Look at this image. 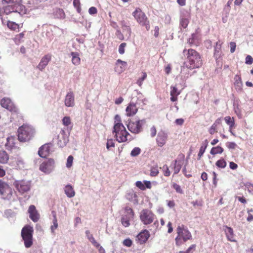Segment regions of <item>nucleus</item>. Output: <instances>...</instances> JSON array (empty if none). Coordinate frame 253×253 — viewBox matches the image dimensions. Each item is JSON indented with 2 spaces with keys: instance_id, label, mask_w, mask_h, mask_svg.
I'll return each mask as SVG.
<instances>
[{
  "instance_id": "obj_60",
  "label": "nucleus",
  "mask_w": 253,
  "mask_h": 253,
  "mask_svg": "<svg viewBox=\"0 0 253 253\" xmlns=\"http://www.w3.org/2000/svg\"><path fill=\"white\" fill-rule=\"evenodd\" d=\"M85 235L87 238L91 243L95 240L94 237H93L92 235L90 234V231L89 230H86L85 231Z\"/></svg>"
},
{
  "instance_id": "obj_50",
  "label": "nucleus",
  "mask_w": 253,
  "mask_h": 253,
  "mask_svg": "<svg viewBox=\"0 0 253 253\" xmlns=\"http://www.w3.org/2000/svg\"><path fill=\"white\" fill-rule=\"evenodd\" d=\"M147 77V74L145 72L143 73V75L141 78H139L137 81V84L141 86L143 82L146 79Z\"/></svg>"
},
{
  "instance_id": "obj_8",
  "label": "nucleus",
  "mask_w": 253,
  "mask_h": 253,
  "mask_svg": "<svg viewBox=\"0 0 253 253\" xmlns=\"http://www.w3.org/2000/svg\"><path fill=\"white\" fill-rule=\"evenodd\" d=\"M132 15L136 21L142 26H144L149 31L150 28V22L146 14L139 8H136L133 12Z\"/></svg>"
},
{
  "instance_id": "obj_5",
  "label": "nucleus",
  "mask_w": 253,
  "mask_h": 253,
  "mask_svg": "<svg viewBox=\"0 0 253 253\" xmlns=\"http://www.w3.org/2000/svg\"><path fill=\"white\" fill-rule=\"evenodd\" d=\"M135 91L137 93L136 99L134 97H133L131 101L126 109V114L128 117L133 116L137 112L138 108L136 107V104L138 103L137 101L141 102L144 104V102L146 101V99L143 98V95L140 91L138 90H135Z\"/></svg>"
},
{
  "instance_id": "obj_28",
  "label": "nucleus",
  "mask_w": 253,
  "mask_h": 253,
  "mask_svg": "<svg viewBox=\"0 0 253 253\" xmlns=\"http://www.w3.org/2000/svg\"><path fill=\"white\" fill-rule=\"evenodd\" d=\"M60 134L62 136V140L60 139L58 142V144L60 147H63L65 146L68 143L69 139L68 136L66 134L65 131L64 130H62L60 132Z\"/></svg>"
},
{
  "instance_id": "obj_45",
  "label": "nucleus",
  "mask_w": 253,
  "mask_h": 253,
  "mask_svg": "<svg viewBox=\"0 0 253 253\" xmlns=\"http://www.w3.org/2000/svg\"><path fill=\"white\" fill-rule=\"evenodd\" d=\"M140 152L141 149L139 147H135L131 151L130 155L132 157H136L140 153Z\"/></svg>"
},
{
  "instance_id": "obj_14",
  "label": "nucleus",
  "mask_w": 253,
  "mask_h": 253,
  "mask_svg": "<svg viewBox=\"0 0 253 253\" xmlns=\"http://www.w3.org/2000/svg\"><path fill=\"white\" fill-rule=\"evenodd\" d=\"M0 104L3 108L7 109L11 112H17V108L11 100L8 98H3L1 100Z\"/></svg>"
},
{
  "instance_id": "obj_4",
  "label": "nucleus",
  "mask_w": 253,
  "mask_h": 253,
  "mask_svg": "<svg viewBox=\"0 0 253 253\" xmlns=\"http://www.w3.org/2000/svg\"><path fill=\"white\" fill-rule=\"evenodd\" d=\"M177 236L175 239L176 245L180 246L187 240L192 239V235L184 225H179L176 228Z\"/></svg>"
},
{
  "instance_id": "obj_59",
  "label": "nucleus",
  "mask_w": 253,
  "mask_h": 253,
  "mask_svg": "<svg viewBox=\"0 0 253 253\" xmlns=\"http://www.w3.org/2000/svg\"><path fill=\"white\" fill-rule=\"evenodd\" d=\"M163 170L164 171V174L166 176H169L170 174V172L169 169L167 165H165L163 167Z\"/></svg>"
},
{
  "instance_id": "obj_32",
  "label": "nucleus",
  "mask_w": 253,
  "mask_h": 253,
  "mask_svg": "<svg viewBox=\"0 0 253 253\" xmlns=\"http://www.w3.org/2000/svg\"><path fill=\"white\" fill-rule=\"evenodd\" d=\"M64 191L66 195L69 198H72L75 195V191L70 185H66L65 187Z\"/></svg>"
},
{
  "instance_id": "obj_34",
  "label": "nucleus",
  "mask_w": 253,
  "mask_h": 253,
  "mask_svg": "<svg viewBox=\"0 0 253 253\" xmlns=\"http://www.w3.org/2000/svg\"><path fill=\"white\" fill-rule=\"evenodd\" d=\"M9 159L7 153L3 150H0V163L5 164Z\"/></svg>"
},
{
  "instance_id": "obj_57",
  "label": "nucleus",
  "mask_w": 253,
  "mask_h": 253,
  "mask_svg": "<svg viewBox=\"0 0 253 253\" xmlns=\"http://www.w3.org/2000/svg\"><path fill=\"white\" fill-rule=\"evenodd\" d=\"M126 44L125 42L122 43L119 46V52L121 54H123L125 53V48Z\"/></svg>"
},
{
  "instance_id": "obj_49",
  "label": "nucleus",
  "mask_w": 253,
  "mask_h": 253,
  "mask_svg": "<svg viewBox=\"0 0 253 253\" xmlns=\"http://www.w3.org/2000/svg\"><path fill=\"white\" fill-rule=\"evenodd\" d=\"M198 35L196 33H193L191 35V37L188 40V42L189 44H193L195 42L196 40H198Z\"/></svg>"
},
{
  "instance_id": "obj_58",
  "label": "nucleus",
  "mask_w": 253,
  "mask_h": 253,
  "mask_svg": "<svg viewBox=\"0 0 253 253\" xmlns=\"http://www.w3.org/2000/svg\"><path fill=\"white\" fill-rule=\"evenodd\" d=\"M226 146L229 149H235L237 144L233 142H228L226 143Z\"/></svg>"
},
{
  "instance_id": "obj_61",
  "label": "nucleus",
  "mask_w": 253,
  "mask_h": 253,
  "mask_svg": "<svg viewBox=\"0 0 253 253\" xmlns=\"http://www.w3.org/2000/svg\"><path fill=\"white\" fill-rule=\"evenodd\" d=\"M135 185L138 188L142 190H144L145 189V185L141 181H137L135 183Z\"/></svg>"
},
{
  "instance_id": "obj_1",
  "label": "nucleus",
  "mask_w": 253,
  "mask_h": 253,
  "mask_svg": "<svg viewBox=\"0 0 253 253\" xmlns=\"http://www.w3.org/2000/svg\"><path fill=\"white\" fill-rule=\"evenodd\" d=\"M2 2L3 4H7L3 7V12L7 15L18 13L22 15L26 13L25 6L21 3V0H2Z\"/></svg>"
},
{
  "instance_id": "obj_40",
  "label": "nucleus",
  "mask_w": 253,
  "mask_h": 253,
  "mask_svg": "<svg viewBox=\"0 0 253 253\" xmlns=\"http://www.w3.org/2000/svg\"><path fill=\"white\" fill-rule=\"evenodd\" d=\"M132 219H128L127 217L123 215L121 218V222L122 224L125 227H128L129 226V221L132 220Z\"/></svg>"
},
{
  "instance_id": "obj_62",
  "label": "nucleus",
  "mask_w": 253,
  "mask_h": 253,
  "mask_svg": "<svg viewBox=\"0 0 253 253\" xmlns=\"http://www.w3.org/2000/svg\"><path fill=\"white\" fill-rule=\"evenodd\" d=\"M116 35L117 36V38L119 40H124V36L123 34L122 33V32L120 29L117 30V31L116 32Z\"/></svg>"
},
{
  "instance_id": "obj_41",
  "label": "nucleus",
  "mask_w": 253,
  "mask_h": 253,
  "mask_svg": "<svg viewBox=\"0 0 253 253\" xmlns=\"http://www.w3.org/2000/svg\"><path fill=\"white\" fill-rule=\"evenodd\" d=\"M215 165L218 168L224 169L226 166V162L223 159H221L216 162Z\"/></svg>"
},
{
  "instance_id": "obj_53",
  "label": "nucleus",
  "mask_w": 253,
  "mask_h": 253,
  "mask_svg": "<svg viewBox=\"0 0 253 253\" xmlns=\"http://www.w3.org/2000/svg\"><path fill=\"white\" fill-rule=\"evenodd\" d=\"M63 124L65 126H69L71 124L69 117H64L62 119Z\"/></svg>"
},
{
  "instance_id": "obj_22",
  "label": "nucleus",
  "mask_w": 253,
  "mask_h": 253,
  "mask_svg": "<svg viewBox=\"0 0 253 253\" xmlns=\"http://www.w3.org/2000/svg\"><path fill=\"white\" fill-rule=\"evenodd\" d=\"M189 66L185 64V62L183 63V65L181 66V72L180 76L183 80H186L189 75L188 70L189 69Z\"/></svg>"
},
{
  "instance_id": "obj_2",
  "label": "nucleus",
  "mask_w": 253,
  "mask_h": 253,
  "mask_svg": "<svg viewBox=\"0 0 253 253\" xmlns=\"http://www.w3.org/2000/svg\"><path fill=\"white\" fill-rule=\"evenodd\" d=\"M183 54L186 56L185 64L190 70L200 68L202 65L201 56L198 52L193 49H184Z\"/></svg>"
},
{
  "instance_id": "obj_7",
  "label": "nucleus",
  "mask_w": 253,
  "mask_h": 253,
  "mask_svg": "<svg viewBox=\"0 0 253 253\" xmlns=\"http://www.w3.org/2000/svg\"><path fill=\"white\" fill-rule=\"evenodd\" d=\"M34 229L32 226L26 225L23 227L21 230V237L24 241V246L26 248H30L33 244V234Z\"/></svg>"
},
{
  "instance_id": "obj_37",
  "label": "nucleus",
  "mask_w": 253,
  "mask_h": 253,
  "mask_svg": "<svg viewBox=\"0 0 253 253\" xmlns=\"http://www.w3.org/2000/svg\"><path fill=\"white\" fill-rule=\"evenodd\" d=\"M223 152V149L220 146H217L212 147L210 153L211 155H215L217 154H221Z\"/></svg>"
},
{
  "instance_id": "obj_25",
  "label": "nucleus",
  "mask_w": 253,
  "mask_h": 253,
  "mask_svg": "<svg viewBox=\"0 0 253 253\" xmlns=\"http://www.w3.org/2000/svg\"><path fill=\"white\" fill-rule=\"evenodd\" d=\"M221 44L222 42L218 41L216 42L214 46V57L216 59L219 58L221 56Z\"/></svg>"
},
{
  "instance_id": "obj_26",
  "label": "nucleus",
  "mask_w": 253,
  "mask_h": 253,
  "mask_svg": "<svg viewBox=\"0 0 253 253\" xmlns=\"http://www.w3.org/2000/svg\"><path fill=\"white\" fill-rule=\"evenodd\" d=\"M15 138L13 136L8 137L6 138L5 147L7 150H11L15 147Z\"/></svg>"
},
{
  "instance_id": "obj_31",
  "label": "nucleus",
  "mask_w": 253,
  "mask_h": 253,
  "mask_svg": "<svg viewBox=\"0 0 253 253\" xmlns=\"http://www.w3.org/2000/svg\"><path fill=\"white\" fill-rule=\"evenodd\" d=\"M72 62L75 65H79L80 64L81 59L79 57V54L77 52H72Z\"/></svg>"
},
{
  "instance_id": "obj_52",
  "label": "nucleus",
  "mask_w": 253,
  "mask_h": 253,
  "mask_svg": "<svg viewBox=\"0 0 253 253\" xmlns=\"http://www.w3.org/2000/svg\"><path fill=\"white\" fill-rule=\"evenodd\" d=\"M122 125L124 126L122 123H121V119L120 116L119 115H116L114 117V125Z\"/></svg>"
},
{
  "instance_id": "obj_63",
  "label": "nucleus",
  "mask_w": 253,
  "mask_h": 253,
  "mask_svg": "<svg viewBox=\"0 0 253 253\" xmlns=\"http://www.w3.org/2000/svg\"><path fill=\"white\" fill-rule=\"evenodd\" d=\"M196 247L195 245H192L186 251H180L179 253H192V250H194Z\"/></svg>"
},
{
  "instance_id": "obj_17",
  "label": "nucleus",
  "mask_w": 253,
  "mask_h": 253,
  "mask_svg": "<svg viewBox=\"0 0 253 253\" xmlns=\"http://www.w3.org/2000/svg\"><path fill=\"white\" fill-rule=\"evenodd\" d=\"M168 138V134L164 131L161 130L158 132L156 141L160 147L163 146L166 143Z\"/></svg>"
},
{
  "instance_id": "obj_44",
  "label": "nucleus",
  "mask_w": 253,
  "mask_h": 253,
  "mask_svg": "<svg viewBox=\"0 0 253 253\" xmlns=\"http://www.w3.org/2000/svg\"><path fill=\"white\" fill-rule=\"evenodd\" d=\"M170 96L174 95L178 96L180 93V91H179L176 86H171L170 87Z\"/></svg>"
},
{
  "instance_id": "obj_38",
  "label": "nucleus",
  "mask_w": 253,
  "mask_h": 253,
  "mask_svg": "<svg viewBox=\"0 0 253 253\" xmlns=\"http://www.w3.org/2000/svg\"><path fill=\"white\" fill-rule=\"evenodd\" d=\"M7 26L8 28L13 31H16L19 29V25L14 22L8 21Z\"/></svg>"
},
{
  "instance_id": "obj_23",
  "label": "nucleus",
  "mask_w": 253,
  "mask_h": 253,
  "mask_svg": "<svg viewBox=\"0 0 253 253\" xmlns=\"http://www.w3.org/2000/svg\"><path fill=\"white\" fill-rule=\"evenodd\" d=\"M224 231L228 240L231 242H235L234 239V231L231 227L225 226Z\"/></svg>"
},
{
  "instance_id": "obj_6",
  "label": "nucleus",
  "mask_w": 253,
  "mask_h": 253,
  "mask_svg": "<svg viewBox=\"0 0 253 253\" xmlns=\"http://www.w3.org/2000/svg\"><path fill=\"white\" fill-rule=\"evenodd\" d=\"M113 133H115L116 139L120 143L132 139L131 135L126 130L124 126L114 125Z\"/></svg>"
},
{
  "instance_id": "obj_64",
  "label": "nucleus",
  "mask_w": 253,
  "mask_h": 253,
  "mask_svg": "<svg viewBox=\"0 0 253 253\" xmlns=\"http://www.w3.org/2000/svg\"><path fill=\"white\" fill-rule=\"evenodd\" d=\"M253 62V58L251 55H247L246 57L245 63L247 64L251 65Z\"/></svg>"
},
{
  "instance_id": "obj_18",
  "label": "nucleus",
  "mask_w": 253,
  "mask_h": 253,
  "mask_svg": "<svg viewBox=\"0 0 253 253\" xmlns=\"http://www.w3.org/2000/svg\"><path fill=\"white\" fill-rule=\"evenodd\" d=\"M28 212L29 217L33 222H37L40 218V215L38 213L34 205H31L29 207Z\"/></svg>"
},
{
  "instance_id": "obj_29",
  "label": "nucleus",
  "mask_w": 253,
  "mask_h": 253,
  "mask_svg": "<svg viewBox=\"0 0 253 253\" xmlns=\"http://www.w3.org/2000/svg\"><path fill=\"white\" fill-rule=\"evenodd\" d=\"M52 214L53 215L52 223L53 224L50 226L51 232L52 234H55V230H56L58 226L57 219L56 217V212L54 211H52Z\"/></svg>"
},
{
  "instance_id": "obj_30",
  "label": "nucleus",
  "mask_w": 253,
  "mask_h": 253,
  "mask_svg": "<svg viewBox=\"0 0 253 253\" xmlns=\"http://www.w3.org/2000/svg\"><path fill=\"white\" fill-rule=\"evenodd\" d=\"M208 141L207 139L205 140L203 142L202 146H201L199 153L198 154V160H200L201 157L205 152V150L208 145Z\"/></svg>"
},
{
  "instance_id": "obj_55",
  "label": "nucleus",
  "mask_w": 253,
  "mask_h": 253,
  "mask_svg": "<svg viewBox=\"0 0 253 253\" xmlns=\"http://www.w3.org/2000/svg\"><path fill=\"white\" fill-rule=\"evenodd\" d=\"M123 244L127 247H130L132 244V241L129 238H127L123 241Z\"/></svg>"
},
{
  "instance_id": "obj_56",
  "label": "nucleus",
  "mask_w": 253,
  "mask_h": 253,
  "mask_svg": "<svg viewBox=\"0 0 253 253\" xmlns=\"http://www.w3.org/2000/svg\"><path fill=\"white\" fill-rule=\"evenodd\" d=\"M73 157L71 155L69 156L67 160L66 167L68 168H70L72 166L73 161Z\"/></svg>"
},
{
  "instance_id": "obj_24",
  "label": "nucleus",
  "mask_w": 253,
  "mask_h": 253,
  "mask_svg": "<svg viewBox=\"0 0 253 253\" xmlns=\"http://www.w3.org/2000/svg\"><path fill=\"white\" fill-rule=\"evenodd\" d=\"M53 15L55 18L64 19L65 18V13L64 10L59 8H56L53 10Z\"/></svg>"
},
{
  "instance_id": "obj_33",
  "label": "nucleus",
  "mask_w": 253,
  "mask_h": 253,
  "mask_svg": "<svg viewBox=\"0 0 253 253\" xmlns=\"http://www.w3.org/2000/svg\"><path fill=\"white\" fill-rule=\"evenodd\" d=\"M126 197L130 201L137 202V196L133 191H129L126 195Z\"/></svg>"
},
{
  "instance_id": "obj_16",
  "label": "nucleus",
  "mask_w": 253,
  "mask_h": 253,
  "mask_svg": "<svg viewBox=\"0 0 253 253\" xmlns=\"http://www.w3.org/2000/svg\"><path fill=\"white\" fill-rule=\"evenodd\" d=\"M150 237L149 231L146 230H143L140 232L136 236V241L140 244H143L146 242Z\"/></svg>"
},
{
  "instance_id": "obj_46",
  "label": "nucleus",
  "mask_w": 253,
  "mask_h": 253,
  "mask_svg": "<svg viewBox=\"0 0 253 253\" xmlns=\"http://www.w3.org/2000/svg\"><path fill=\"white\" fill-rule=\"evenodd\" d=\"M189 23V20L186 18H181L180 21V25L183 28H186Z\"/></svg>"
},
{
  "instance_id": "obj_10",
  "label": "nucleus",
  "mask_w": 253,
  "mask_h": 253,
  "mask_svg": "<svg viewBox=\"0 0 253 253\" xmlns=\"http://www.w3.org/2000/svg\"><path fill=\"white\" fill-rule=\"evenodd\" d=\"M0 194L4 199L9 200L13 194L12 188L6 182L0 180Z\"/></svg>"
},
{
  "instance_id": "obj_39",
  "label": "nucleus",
  "mask_w": 253,
  "mask_h": 253,
  "mask_svg": "<svg viewBox=\"0 0 253 253\" xmlns=\"http://www.w3.org/2000/svg\"><path fill=\"white\" fill-rule=\"evenodd\" d=\"M123 32L125 34V36L127 38V39H129L130 37L131 34V30L129 25L126 27L122 28Z\"/></svg>"
},
{
  "instance_id": "obj_35",
  "label": "nucleus",
  "mask_w": 253,
  "mask_h": 253,
  "mask_svg": "<svg viewBox=\"0 0 253 253\" xmlns=\"http://www.w3.org/2000/svg\"><path fill=\"white\" fill-rule=\"evenodd\" d=\"M125 216L127 217L128 219H133L134 216V212L132 209L126 206L125 208Z\"/></svg>"
},
{
  "instance_id": "obj_54",
  "label": "nucleus",
  "mask_w": 253,
  "mask_h": 253,
  "mask_svg": "<svg viewBox=\"0 0 253 253\" xmlns=\"http://www.w3.org/2000/svg\"><path fill=\"white\" fill-rule=\"evenodd\" d=\"M172 187L173 188H174L175 190V191L177 193H180V194L183 193V191L181 189V187L179 185L176 184V183H173L172 185Z\"/></svg>"
},
{
  "instance_id": "obj_48",
  "label": "nucleus",
  "mask_w": 253,
  "mask_h": 253,
  "mask_svg": "<svg viewBox=\"0 0 253 253\" xmlns=\"http://www.w3.org/2000/svg\"><path fill=\"white\" fill-rule=\"evenodd\" d=\"M244 186L249 193L253 194V184L250 182H246L244 184Z\"/></svg>"
},
{
  "instance_id": "obj_51",
  "label": "nucleus",
  "mask_w": 253,
  "mask_h": 253,
  "mask_svg": "<svg viewBox=\"0 0 253 253\" xmlns=\"http://www.w3.org/2000/svg\"><path fill=\"white\" fill-rule=\"evenodd\" d=\"M115 147V143L113 139H109L107 140L106 143V148L108 150H110L111 148Z\"/></svg>"
},
{
  "instance_id": "obj_15",
  "label": "nucleus",
  "mask_w": 253,
  "mask_h": 253,
  "mask_svg": "<svg viewBox=\"0 0 253 253\" xmlns=\"http://www.w3.org/2000/svg\"><path fill=\"white\" fill-rule=\"evenodd\" d=\"M51 143H47L41 146L38 151L39 156L42 158H45L48 156L50 152Z\"/></svg>"
},
{
  "instance_id": "obj_9",
  "label": "nucleus",
  "mask_w": 253,
  "mask_h": 253,
  "mask_svg": "<svg viewBox=\"0 0 253 253\" xmlns=\"http://www.w3.org/2000/svg\"><path fill=\"white\" fill-rule=\"evenodd\" d=\"M13 185L21 194L28 192L31 188V182L23 180H15L13 182Z\"/></svg>"
},
{
  "instance_id": "obj_27",
  "label": "nucleus",
  "mask_w": 253,
  "mask_h": 253,
  "mask_svg": "<svg viewBox=\"0 0 253 253\" xmlns=\"http://www.w3.org/2000/svg\"><path fill=\"white\" fill-rule=\"evenodd\" d=\"M183 160H175L173 163V174H177L180 170L182 165Z\"/></svg>"
},
{
  "instance_id": "obj_3",
  "label": "nucleus",
  "mask_w": 253,
  "mask_h": 253,
  "mask_svg": "<svg viewBox=\"0 0 253 253\" xmlns=\"http://www.w3.org/2000/svg\"><path fill=\"white\" fill-rule=\"evenodd\" d=\"M34 128L30 125H23L18 129V138L20 142H27L30 140L35 134Z\"/></svg>"
},
{
  "instance_id": "obj_11",
  "label": "nucleus",
  "mask_w": 253,
  "mask_h": 253,
  "mask_svg": "<svg viewBox=\"0 0 253 253\" xmlns=\"http://www.w3.org/2000/svg\"><path fill=\"white\" fill-rule=\"evenodd\" d=\"M155 215L149 210H143L140 215L141 222L145 225H148L152 223L154 220Z\"/></svg>"
},
{
  "instance_id": "obj_20",
  "label": "nucleus",
  "mask_w": 253,
  "mask_h": 253,
  "mask_svg": "<svg viewBox=\"0 0 253 253\" xmlns=\"http://www.w3.org/2000/svg\"><path fill=\"white\" fill-rule=\"evenodd\" d=\"M51 56L50 54L44 55L41 60L40 62L37 66V68L41 71H42L51 60Z\"/></svg>"
},
{
  "instance_id": "obj_47",
  "label": "nucleus",
  "mask_w": 253,
  "mask_h": 253,
  "mask_svg": "<svg viewBox=\"0 0 253 253\" xmlns=\"http://www.w3.org/2000/svg\"><path fill=\"white\" fill-rule=\"evenodd\" d=\"M234 80H235V85H237V86H239V87H240L242 84L241 77L239 75H236L235 76Z\"/></svg>"
},
{
  "instance_id": "obj_21",
  "label": "nucleus",
  "mask_w": 253,
  "mask_h": 253,
  "mask_svg": "<svg viewBox=\"0 0 253 253\" xmlns=\"http://www.w3.org/2000/svg\"><path fill=\"white\" fill-rule=\"evenodd\" d=\"M41 1L39 0H28L27 4L29 7L32 9L42 8V6L41 4Z\"/></svg>"
},
{
  "instance_id": "obj_12",
  "label": "nucleus",
  "mask_w": 253,
  "mask_h": 253,
  "mask_svg": "<svg viewBox=\"0 0 253 253\" xmlns=\"http://www.w3.org/2000/svg\"><path fill=\"white\" fill-rule=\"evenodd\" d=\"M145 120H139L135 122H129L127 125L128 129L131 132L137 134L142 131V126L145 123Z\"/></svg>"
},
{
  "instance_id": "obj_43",
  "label": "nucleus",
  "mask_w": 253,
  "mask_h": 253,
  "mask_svg": "<svg viewBox=\"0 0 253 253\" xmlns=\"http://www.w3.org/2000/svg\"><path fill=\"white\" fill-rule=\"evenodd\" d=\"M14 216V212L10 209L6 210L4 212V216L10 218Z\"/></svg>"
},
{
  "instance_id": "obj_36",
  "label": "nucleus",
  "mask_w": 253,
  "mask_h": 253,
  "mask_svg": "<svg viewBox=\"0 0 253 253\" xmlns=\"http://www.w3.org/2000/svg\"><path fill=\"white\" fill-rule=\"evenodd\" d=\"M224 120L226 124L229 126L230 132L233 134L231 130V128L234 126L235 124L233 118H231L230 116H227L225 117Z\"/></svg>"
},
{
  "instance_id": "obj_42",
  "label": "nucleus",
  "mask_w": 253,
  "mask_h": 253,
  "mask_svg": "<svg viewBox=\"0 0 253 253\" xmlns=\"http://www.w3.org/2000/svg\"><path fill=\"white\" fill-rule=\"evenodd\" d=\"M24 34L23 33H21L17 35L14 39V41L16 44H19L21 42L22 39L24 38Z\"/></svg>"
},
{
  "instance_id": "obj_19",
  "label": "nucleus",
  "mask_w": 253,
  "mask_h": 253,
  "mask_svg": "<svg viewBox=\"0 0 253 253\" xmlns=\"http://www.w3.org/2000/svg\"><path fill=\"white\" fill-rule=\"evenodd\" d=\"M65 105L67 107H73L75 106V97L72 91H69L65 96Z\"/></svg>"
},
{
  "instance_id": "obj_13",
  "label": "nucleus",
  "mask_w": 253,
  "mask_h": 253,
  "mask_svg": "<svg viewBox=\"0 0 253 253\" xmlns=\"http://www.w3.org/2000/svg\"><path fill=\"white\" fill-rule=\"evenodd\" d=\"M54 161L52 159H49L42 163L40 166V169L42 171L49 174L54 168Z\"/></svg>"
}]
</instances>
